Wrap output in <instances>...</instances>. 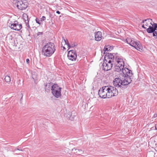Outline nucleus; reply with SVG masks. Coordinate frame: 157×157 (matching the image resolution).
Instances as JSON below:
<instances>
[{"mask_svg": "<svg viewBox=\"0 0 157 157\" xmlns=\"http://www.w3.org/2000/svg\"><path fill=\"white\" fill-rule=\"evenodd\" d=\"M149 28L147 29V31L148 33H153V36L155 38H157V24L153 22V24L152 27L149 26Z\"/></svg>", "mask_w": 157, "mask_h": 157, "instance_id": "423d86ee", "label": "nucleus"}, {"mask_svg": "<svg viewBox=\"0 0 157 157\" xmlns=\"http://www.w3.org/2000/svg\"><path fill=\"white\" fill-rule=\"evenodd\" d=\"M56 13L58 14H60V12L58 10L57 11Z\"/></svg>", "mask_w": 157, "mask_h": 157, "instance_id": "2f4dec72", "label": "nucleus"}, {"mask_svg": "<svg viewBox=\"0 0 157 157\" xmlns=\"http://www.w3.org/2000/svg\"><path fill=\"white\" fill-rule=\"evenodd\" d=\"M109 94L108 86H103L102 88H101L98 91V95L99 97L103 98H110Z\"/></svg>", "mask_w": 157, "mask_h": 157, "instance_id": "7ed1b4c3", "label": "nucleus"}, {"mask_svg": "<svg viewBox=\"0 0 157 157\" xmlns=\"http://www.w3.org/2000/svg\"><path fill=\"white\" fill-rule=\"evenodd\" d=\"M61 90H58L52 91V94L57 98H58L61 95Z\"/></svg>", "mask_w": 157, "mask_h": 157, "instance_id": "2eb2a0df", "label": "nucleus"}, {"mask_svg": "<svg viewBox=\"0 0 157 157\" xmlns=\"http://www.w3.org/2000/svg\"><path fill=\"white\" fill-rule=\"evenodd\" d=\"M9 26L11 29L17 31L20 30L22 28L21 24H18L17 21H14L13 23L11 22L9 24Z\"/></svg>", "mask_w": 157, "mask_h": 157, "instance_id": "6e6552de", "label": "nucleus"}, {"mask_svg": "<svg viewBox=\"0 0 157 157\" xmlns=\"http://www.w3.org/2000/svg\"><path fill=\"white\" fill-rule=\"evenodd\" d=\"M75 150H77L79 153H82L83 152V151H82L81 150H79V149H75Z\"/></svg>", "mask_w": 157, "mask_h": 157, "instance_id": "cd10ccee", "label": "nucleus"}, {"mask_svg": "<svg viewBox=\"0 0 157 157\" xmlns=\"http://www.w3.org/2000/svg\"><path fill=\"white\" fill-rule=\"evenodd\" d=\"M63 44H64V45L67 44H67L69 43L68 42V41L67 40H65V39H63L62 40L61 42V44L62 45Z\"/></svg>", "mask_w": 157, "mask_h": 157, "instance_id": "5701e85b", "label": "nucleus"}, {"mask_svg": "<svg viewBox=\"0 0 157 157\" xmlns=\"http://www.w3.org/2000/svg\"><path fill=\"white\" fill-rule=\"evenodd\" d=\"M17 150L23 151V150H22L20 149V148H16L14 150H12L11 151L13 152H14L15 151H16Z\"/></svg>", "mask_w": 157, "mask_h": 157, "instance_id": "bb28decb", "label": "nucleus"}, {"mask_svg": "<svg viewBox=\"0 0 157 157\" xmlns=\"http://www.w3.org/2000/svg\"><path fill=\"white\" fill-rule=\"evenodd\" d=\"M46 19V17L45 16H43L40 19V21H42L45 20Z\"/></svg>", "mask_w": 157, "mask_h": 157, "instance_id": "a878e982", "label": "nucleus"}, {"mask_svg": "<svg viewBox=\"0 0 157 157\" xmlns=\"http://www.w3.org/2000/svg\"><path fill=\"white\" fill-rule=\"evenodd\" d=\"M115 64H116L118 65H119V66H121V67H124V63L122 59L120 57H116L115 59Z\"/></svg>", "mask_w": 157, "mask_h": 157, "instance_id": "f8f14e48", "label": "nucleus"}, {"mask_svg": "<svg viewBox=\"0 0 157 157\" xmlns=\"http://www.w3.org/2000/svg\"><path fill=\"white\" fill-rule=\"evenodd\" d=\"M23 19L25 21V23L26 24L27 26L29 28H30L29 25V21L28 20V16L26 14H23Z\"/></svg>", "mask_w": 157, "mask_h": 157, "instance_id": "a211bd4d", "label": "nucleus"}, {"mask_svg": "<svg viewBox=\"0 0 157 157\" xmlns=\"http://www.w3.org/2000/svg\"><path fill=\"white\" fill-rule=\"evenodd\" d=\"M102 33L100 31H98L95 35V40L98 41L100 40L102 38Z\"/></svg>", "mask_w": 157, "mask_h": 157, "instance_id": "ddd939ff", "label": "nucleus"}, {"mask_svg": "<svg viewBox=\"0 0 157 157\" xmlns=\"http://www.w3.org/2000/svg\"><path fill=\"white\" fill-rule=\"evenodd\" d=\"M14 46H17V45L16 44H14Z\"/></svg>", "mask_w": 157, "mask_h": 157, "instance_id": "f704fd0d", "label": "nucleus"}, {"mask_svg": "<svg viewBox=\"0 0 157 157\" xmlns=\"http://www.w3.org/2000/svg\"><path fill=\"white\" fill-rule=\"evenodd\" d=\"M63 48L64 49H65V47H63Z\"/></svg>", "mask_w": 157, "mask_h": 157, "instance_id": "c9c22d12", "label": "nucleus"}, {"mask_svg": "<svg viewBox=\"0 0 157 157\" xmlns=\"http://www.w3.org/2000/svg\"><path fill=\"white\" fill-rule=\"evenodd\" d=\"M126 42L131 46L134 47L137 50L140 51L142 50V47L139 41H135L132 39L127 38L126 40Z\"/></svg>", "mask_w": 157, "mask_h": 157, "instance_id": "20e7f679", "label": "nucleus"}, {"mask_svg": "<svg viewBox=\"0 0 157 157\" xmlns=\"http://www.w3.org/2000/svg\"><path fill=\"white\" fill-rule=\"evenodd\" d=\"M43 34V33L41 32H38L37 33V36L41 35Z\"/></svg>", "mask_w": 157, "mask_h": 157, "instance_id": "c85d7f7f", "label": "nucleus"}, {"mask_svg": "<svg viewBox=\"0 0 157 157\" xmlns=\"http://www.w3.org/2000/svg\"><path fill=\"white\" fill-rule=\"evenodd\" d=\"M67 57L70 60L72 61L75 60L77 57L76 52L74 50L69 51L68 52Z\"/></svg>", "mask_w": 157, "mask_h": 157, "instance_id": "9b49d317", "label": "nucleus"}, {"mask_svg": "<svg viewBox=\"0 0 157 157\" xmlns=\"http://www.w3.org/2000/svg\"><path fill=\"white\" fill-rule=\"evenodd\" d=\"M52 84L50 83H47L45 85V90L48 92L50 91L51 89L52 88Z\"/></svg>", "mask_w": 157, "mask_h": 157, "instance_id": "dca6fc26", "label": "nucleus"}, {"mask_svg": "<svg viewBox=\"0 0 157 157\" xmlns=\"http://www.w3.org/2000/svg\"><path fill=\"white\" fill-rule=\"evenodd\" d=\"M153 117L154 118H155V117H157V113H155L154 114Z\"/></svg>", "mask_w": 157, "mask_h": 157, "instance_id": "7c9ffc66", "label": "nucleus"}, {"mask_svg": "<svg viewBox=\"0 0 157 157\" xmlns=\"http://www.w3.org/2000/svg\"><path fill=\"white\" fill-rule=\"evenodd\" d=\"M61 88L59 87L57 84H55L52 85L51 90L52 91H53L61 90Z\"/></svg>", "mask_w": 157, "mask_h": 157, "instance_id": "f3484780", "label": "nucleus"}, {"mask_svg": "<svg viewBox=\"0 0 157 157\" xmlns=\"http://www.w3.org/2000/svg\"><path fill=\"white\" fill-rule=\"evenodd\" d=\"M115 70L117 72H119L122 71V69H124V67H121V66L119 65H117L116 64H115Z\"/></svg>", "mask_w": 157, "mask_h": 157, "instance_id": "6ab92c4d", "label": "nucleus"}, {"mask_svg": "<svg viewBox=\"0 0 157 157\" xmlns=\"http://www.w3.org/2000/svg\"><path fill=\"white\" fill-rule=\"evenodd\" d=\"M67 46L68 48H70L71 47H73L75 46V45L74 43L72 44H68Z\"/></svg>", "mask_w": 157, "mask_h": 157, "instance_id": "b1692460", "label": "nucleus"}, {"mask_svg": "<svg viewBox=\"0 0 157 157\" xmlns=\"http://www.w3.org/2000/svg\"><path fill=\"white\" fill-rule=\"evenodd\" d=\"M112 50L111 47L109 45L105 46L104 49V53L106 51H110Z\"/></svg>", "mask_w": 157, "mask_h": 157, "instance_id": "aec40b11", "label": "nucleus"}, {"mask_svg": "<svg viewBox=\"0 0 157 157\" xmlns=\"http://www.w3.org/2000/svg\"><path fill=\"white\" fill-rule=\"evenodd\" d=\"M74 149H75V148H74V149H72V150H74Z\"/></svg>", "mask_w": 157, "mask_h": 157, "instance_id": "e433bc0d", "label": "nucleus"}, {"mask_svg": "<svg viewBox=\"0 0 157 157\" xmlns=\"http://www.w3.org/2000/svg\"><path fill=\"white\" fill-rule=\"evenodd\" d=\"M133 75L132 71L130 70L126 74L123 75L124 78H121V77L116 78L113 81V84L114 86L117 87L125 88L126 86L127 85L132 82L131 77Z\"/></svg>", "mask_w": 157, "mask_h": 157, "instance_id": "f257e3e1", "label": "nucleus"}, {"mask_svg": "<svg viewBox=\"0 0 157 157\" xmlns=\"http://www.w3.org/2000/svg\"><path fill=\"white\" fill-rule=\"evenodd\" d=\"M28 6V3L25 0H18L17 2V7L20 10H25Z\"/></svg>", "mask_w": 157, "mask_h": 157, "instance_id": "0eeeda50", "label": "nucleus"}, {"mask_svg": "<svg viewBox=\"0 0 157 157\" xmlns=\"http://www.w3.org/2000/svg\"><path fill=\"white\" fill-rule=\"evenodd\" d=\"M114 56L113 55L111 54H109L108 56L105 55L104 59L107 60H110L112 62H114Z\"/></svg>", "mask_w": 157, "mask_h": 157, "instance_id": "4468645a", "label": "nucleus"}, {"mask_svg": "<svg viewBox=\"0 0 157 157\" xmlns=\"http://www.w3.org/2000/svg\"><path fill=\"white\" fill-rule=\"evenodd\" d=\"M155 129L156 130H157V124L155 125Z\"/></svg>", "mask_w": 157, "mask_h": 157, "instance_id": "473e14b6", "label": "nucleus"}, {"mask_svg": "<svg viewBox=\"0 0 157 157\" xmlns=\"http://www.w3.org/2000/svg\"><path fill=\"white\" fill-rule=\"evenodd\" d=\"M76 153H77V152H77V151H76Z\"/></svg>", "mask_w": 157, "mask_h": 157, "instance_id": "4c0bfd02", "label": "nucleus"}, {"mask_svg": "<svg viewBox=\"0 0 157 157\" xmlns=\"http://www.w3.org/2000/svg\"><path fill=\"white\" fill-rule=\"evenodd\" d=\"M26 62L27 63L29 64L30 62L29 59H27L26 60Z\"/></svg>", "mask_w": 157, "mask_h": 157, "instance_id": "c756f323", "label": "nucleus"}, {"mask_svg": "<svg viewBox=\"0 0 157 157\" xmlns=\"http://www.w3.org/2000/svg\"><path fill=\"white\" fill-rule=\"evenodd\" d=\"M5 80L6 82L9 83L11 81L10 77L8 75L6 76L5 78Z\"/></svg>", "mask_w": 157, "mask_h": 157, "instance_id": "4be33fe9", "label": "nucleus"}, {"mask_svg": "<svg viewBox=\"0 0 157 157\" xmlns=\"http://www.w3.org/2000/svg\"><path fill=\"white\" fill-rule=\"evenodd\" d=\"M23 95H22V96L21 98V99H22V97H23Z\"/></svg>", "mask_w": 157, "mask_h": 157, "instance_id": "72a5a7b5", "label": "nucleus"}, {"mask_svg": "<svg viewBox=\"0 0 157 157\" xmlns=\"http://www.w3.org/2000/svg\"><path fill=\"white\" fill-rule=\"evenodd\" d=\"M115 87H113L111 86H108L109 92V98H110L112 97L117 96L118 93V90ZM122 89H124L121 87Z\"/></svg>", "mask_w": 157, "mask_h": 157, "instance_id": "1a4fd4ad", "label": "nucleus"}, {"mask_svg": "<svg viewBox=\"0 0 157 157\" xmlns=\"http://www.w3.org/2000/svg\"><path fill=\"white\" fill-rule=\"evenodd\" d=\"M152 21L151 19H147L143 20L141 23L142 25V27L143 28L146 29L147 27L149 26L151 27L152 25L153 24V23H152Z\"/></svg>", "mask_w": 157, "mask_h": 157, "instance_id": "9d476101", "label": "nucleus"}, {"mask_svg": "<svg viewBox=\"0 0 157 157\" xmlns=\"http://www.w3.org/2000/svg\"><path fill=\"white\" fill-rule=\"evenodd\" d=\"M113 63H114L112 62L110 60H108L104 59L102 65L103 70L106 71L111 70Z\"/></svg>", "mask_w": 157, "mask_h": 157, "instance_id": "39448f33", "label": "nucleus"}, {"mask_svg": "<svg viewBox=\"0 0 157 157\" xmlns=\"http://www.w3.org/2000/svg\"><path fill=\"white\" fill-rule=\"evenodd\" d=\"M54 44L52 42L46 44L43 47L42 54L46 57H50L56 51Z\"/></svg>", "mask_w": 157, "mask_h": 157, "instance_id": "f03ea898", "label": "nucleus"}, {"mask_svg": "<svg viewBox=\"0 0 157 157\" xmlns=\"http://www.w3.org/2000/svg\"><path fill=\"white\" fill-rule=\"evenodd\" d=\"M35 21L36 22L38 23L39 25H40L41 23L40 22V20L37 19V18H36L35 19Z\"/></svg>", "mask_w": 157, "mask_h": 157, "instance_id": "393cba45", "label": "nucleus"}, {"mask_svg": "<svg viewBox=\"0 0 157 157\" xmlns=\"http://www.w3.org/2000/svg\"><path fill=\"white\" fill-rule=\"evenodd\" d=\"M128 71H130V70H129L127 68H124L122 69V72L123 73V75H124V74H125Z\"/></svg>", "mask_w": 157, "mask_h": 157, "instance_id": "412c9836", "label": "nucleus"}]
</instances>
